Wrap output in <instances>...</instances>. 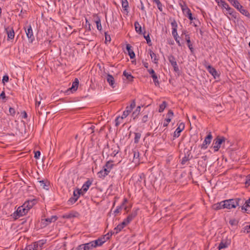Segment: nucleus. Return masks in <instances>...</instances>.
I'll return each instance as SVG.
<instances>
[{
	"mask_svg": "<svg viewBox=\"0 0 250 250\" xmlns=\"http://www.w3.org/2000/svg\"><path fill=\"white\" fill-rule=\"evenodd\" d=\"M242 201V204H243L244 201L241 198H237L234 199H230L224 201L223 205L225 206V208L231 209L235 208L239 205L240 201Z\"/></svg>",
	"mask_w": 250,
	"mask_h": 250,
	"instance_id": "obj_1",
	"label": "nucleus"
},
{
	"mask_svg": "<svg viewBox=\"0 0 250 250\" xmlns=\"http://www.w3.org/2000/svg\"><path fill=\"white\" fill-rule=\"evenodd\" d=\"M111 236L112 232L110 233H107L106 234L99 238L98 239L92 241L94 248H95L99 246H101L104 243L109 240Z\"/></svg>",
	"mask_w": 250,
	"mask_h": 250,
	"instance_id": "obj_2",
	"label": "nucleus"
},
{
	"mask_svg": "<svg viewBox=\"0 0 250 250\" xmlns=\"http://www.w3.org/2000/svg\"><path fill=\"white\" fill-rule=\"evenodd\" d=\"M225 138L223 137H217L214 139L213 143V148L214 149V152L218 151L221 147V144L223 142H225Z\"/></svg>",
	"mask_w": 250,
	"mask_h": 250,
	"instance_id": "obj_3",
	"label": "nucleus"
},
{
	"mask_svg": "<svg viewBox=\"0 0 250 250\" xmlns=\"http://www.w3.org/2000/svg\"><path fill=\"white\" fill-rule=\"evenodd\" d=\"M136 103L135 100H133L130 105L127 106L125 108V110L123 112V113L122 115V118L125 119L127 117L128 115L131 112L133 109L135 107Z\"/></svg>",
	"mask_w": 250,
	"mask_h": 250,
	"instance_id": "obj_4",
	"label": "nucleus"
},
{
	"mask_svg": "<svg viewBox=\"0 0 250 250\" xmlns=\"http://www.w3.org/2000/svg\"><path fill=\"white\" fill-rule=\"evenodd\" d=\"M24 30L28 40V42L29 43H32L35 40V37L31 25L28 26L27 28L24 27Z\"/></svg>",
	"mask_w": 250,
	"mask_h": 250,
	"instance_id": "obj_5",
	"label": "nucleus"
},
{
	"mask_svg": "<svg viewBox=\"0 0 250 250\" xmlns=\"http://www.w3.org/2000/svg\"><path fill=\"white\" fill-rule=\"evenodd\" d=\"M4 29L7 35V40H13L15 37V32L13 28L10 26H5Z\"/></svg>",
	"mask_w": 250,
	"mask_h": 250,
	"instance_id": "obj_6",
	"label": "nucleus"
},
{
	"mask_svg": "<svg viewBox=\"0 0 250 250\" xmlns=\"http://www.w3.org/2000/svg\"><path fill=\"white\" fill-rule=\"evenodd\" d=\"M212 139V136L211 135V133L209 132L207 135V136L205 138V140L203 142V143L201 145V148L206 149L208 148V146L210 144L211 140Z\"/></svg>",
	"mask_w": 250,
	"mask_h": 250,
	"instance_id": "obj_7",
	"label": "nucleus"
},
{
	"mask_svg": "<svg viewBox=\"0 0 250 250\" xmlns=\"http://www.w3.org/2000/svg\"><path fill=\"white\" fill-rule=\"evenodd\" d=\"M138 209H133L132 212L129 214L124 221L128 225L130 223L137 215Z\"/></svg>",
	"mask_w": 250,
	"mask_h": 250,
	"instance_id": "obj_8",
	"label": "nucleus"
},
{
	"mask_svg": "<svg viewBox=\"0 0 250 250\" xmlns=\"http://www.w3.org/2000/svg\"><path fill=\"white\" fill-rule=\"evenodd\" d=\"M28 209H26L23 206L19 207L15 213L16 217H20L25 215L28 212Z\"/></svg>",
	"mask_w": 250,
	"mask_h": 250,
	"instance_id": "obj_9",
	"label": "nucleus"
},
{
	"mask_svg": "<svg viewBox=\"0 0 250 250\" xmlns=\"http://www.w3.org/2000/svg\"><path fill=\"white\" fill-rule=\"evenodd\" d=\"M168 60L169 62L170 63V64H171V65L173 67L174 71L175 72H178L179 70V67L177 65V62L176 61V59L174 57V56H173L172 55H169L168 57Z\"/></svg>",
	"mask_w": 250,
	"mask_h": 250,
	"instance_id": "obj_10",
	"label": "nucleus"
},
{
	"mask_svg": "<svg viewBox=\"0 0 250 250\" xmlns=\"http://www.w3.org/2000/svg\"><path fill=\"white\" fill-rule=\"evenodd\" d=\"M184 128L185 124L183 123H181L174 132L173 136V139L178 138L180 135L181 132L184 129Z\"/></svg>",
	"mask_w": 250,
	"mask_h": 250,
	"instance_id": "obj_11",
	"label": "nucleus"
},
{
	"mask_svg": "<svg viewBox=\"0 0 250 250\" xmlns=\"http://www.w3.org/2000/svg\"><path fill=\"white\" fill-rule=\"evenodd\" d=\"M147 71L149 73V74L151 75V77L152 78L155 85L156 86L159 85V82L158 80V78L154 70L152 68H150L147 69Z\"/></svg>",
	"mask_w": 250,
	"mask_h": 250,
	"instance_id": "obj_12",
	"label": "nucleus"
},
{
	"mask_svg": "<svg viewBox=\"0 0 250 250\" xmlns=\"http://www.w3.org/2000/svg\"><path fill=\"white\" fill-rule=\"evenodd\" d=\"M173 116V112L171 110H169L167 115V118L164 121L163 126L166 127L171 120V118Z\"/></svg>",
	"mask_w": 250,
	"mask_h": 250,
	"instance_id": "obj_13",
	"label": "nucleus"
},
{
	"mask_svg": "<svg viewBox=\"0 0 250 250\" xmlns=\"http://www.w3.org/2000/svg\"><path fill=\"white\" fill-rule=\"evenodd\" d=\"M58 219V217L56 215H53L49 218H47L44 219H42V223L45 225H47L52 222H54Z\"/></svg>",
	"mask_w": 250,
	"mask_h": 250,
	"instance_id": "obj_14",
	"label": "nucleus"
},
{
	"mask_svg": "<svg viewBox=\"0 0 250 250\" xmlns=\"http://www.w3.org/2000/svg\"><path fill=\"white\" fill-rule=\"evenodd\" d=\"M183 34L185 35V40L187 42L188 46L190 50L191 53H193L194 51V48L192 46V44L191 42L190 39V36L188 34H186V31H185L184 32H183Z\"/></svg>",
	"mask_w": 250,
	"mask_h": 250,
	"instance_id": "obj_15",
	"label": "nucleus"
},
{
	"mask_svg": "<svg viewBox=\"0 0 250 250\" xmlns=\"http://www.w3.org/2000/svg\"><path fill=\"white\" fill-rule=\"evenodd\" d=\"M205 67L207 69L210 74H211L214 77L217 75V72L214 68L212 67L210 65H208L206 62L204 64Z\"/></svg>",
	"mask_w": 250,
	"mask_h": 250,
	"instance_id": "obj_16",
	"label": "nucleus"
},
{
	"mask_svg": "<svg viewBox=\"0 0 250 250\" xmlns=\"http://www.w3.org/2000/svg\"><path fill=\"white\" fill-rule=\"evenodd\" d=\"M185 8L182 7V11L184 14L187 17L190 21L193 20L192 14L190 10L188 8V6H185Z\"/></svg>",
	"mask_w": 250,
	"mask_h": 250,
	"instance_id": "obj_17",
	"label": "nucleus"
},
{
	"mask_svg": "<svg viewBox=\"0 0 250 250\" xmlns=\"http://www.w3.org/2000/svg\"><path fill=\"white\" fill-rule=\"evenodd\" d=\"M36 200L35 199L31 200H28L26 201L23 204V206L26 209H28V211L33 206L36 204Z\"/></svg>",
	"mask_w": 250,
	"mask_h": 250,
	"instance_id": "obj_18",
	"label": "nucleus"
},
{
	"mask_svg": "<svg viewBox=\"0 0 250 250\" xmlns=\"http://www.w3.org/2000/svg\"><path fill=\"white\" fill-rule=\"evenodd\" d=\"M126 225H127V224L124 220L122 223L119 224L116 227L114 228V230L115 232H111L112 234L114 233L117 234L118 232L121 231Z\"/></svg>",
	"mask_w": 250,
	"mask_h": 250,
	"instance_id": "obj_19",
	"label": "nucleus"
},
{
	"mask_svg": "<svg viewBox=\"0 0 250 250\" xmlns=\"http://www.w3.org/2000/svg\"><path fill=\"white\" fill-rule=\"evenodd\" d=\"M133 162L136 164H139L140 162V153L137 149L133 150Z\"/></svg>",
	"mask_w": 250,
	"mask_h": 250,
	"instance_id": "obj_20",
	"label": "nucleus"
},
{
	"mask_svg": "<svg viewBox=\"0 0 250 250\" xmlns=\"http://www.w3.org/2000/svg\"><path fill=\"white\" fill-rule=\"evenodd\" d=\"M92 181L88 180L83 184L82 189H80L82 190L83 194L85 193L88 190L89 187L92 185Z\"/></svg>",
	"mask_w": 250,
	"mask_h": 250,
	"instance_id": "obj_21",
	"label": "nucleus"
},
{
	"mask_svg": "<svg viewBox=\"0 0 250 250\" xmlns=\"http://www.w3.org/2000/svg\"><path fill=\"white\" fill-rule=\"evenodd\" d=\"M148 53L149 54L151 59L152 60V62L155 64H158L159 59L157 57L156 54L152 51V50H148Z\"/></svg>",
	"mask_w": 250,
	"mask_h": 250,
	"instance_id": "obj_22",
	"label": "nucleus"
},
{
	"mask_svg": "<svg viewBox=\"0 0 250 250\" xmlns=\"http://www.w3.org/2000/svg\"><path fill=\"white\" fill-rule=\"evenodd\" d=\"M109 172H108V170L103 168L97 173V176L98 178L103 179L109 174Z\"/></svg>",
	"mask_w": 250,
	"mask_h": 250,
	"instance_id": "obj_23",
	"label": "nucleus"
},
{
	"mask_svg": "<svg viewBox=\"0 0 250 250\" xmlns=\"http://www.w3.org/2000/svg\"><path fill=\"white\" fill-rule=\"evenodd\" d=\"M40 186L43 189L48 190L49 189V183L47 180H41L38 182Z\"/></svg>",
	"mask_w": 250,
	"mask_h": 250,
	"instance_id": "obj_24",
	"label": "nucleus"
},
{
	"mask_svg": "<svg viewBox=\"0 0 250 250\" xmlns=\"http://www.w3.org/2000/svg\"><path fill=\"white\" fill-rule=\"evenodd\" d=\"M106 80L109 84L113 88L115 87L114 77L110 74H107Z\"/></svg>",
	"mask_w": 250,
	"mask_h": 250,
	"instance_id": "obj_25",
	"label": "nucleus"
},
{
	"mask_svg": "<svg viewBox=\"0 0 250 250\" xmlns=\"http://www.w3.org/2000/svg\"><path fill=\"white\" fill-rule=\"evenodd\" d=\"M238 10L242 15L245 16L248 18H250V14L248 10L244 9L241 5L239 7V8L237 9Z\"/></svg>",
	"mask_w": 250,
	"mask_h": 250,
	"instance_id": "obj_26",
	"label": "nucleus"
},
{
	"mask_svg": "<svg viewBox=\"0 0 250 250\" xmlns=\"http://www.w3.org/2000/svg\"><path fill=\"white\" fill-rule=\"evenodd\" d=\"M141 109V106H138L132 113L131 116L133 120H135L136 118H138L139 115L140 113Z\"/></svg>",
	"mask_w": 250,
	"mask_h": 250,
	"instance_id": "obj_27",
	"label": "nucleus"
},
{
	"mask_svg": "<svg viewBox=\"0 0 250 250\" xmlns=\"http://www.w3.org/2000/svg\"><path fill=\"white\" fill-rule=\"evenodd\" d=\"M126 49L128 52V55L131 59H133L135 57V53L132 49H131V46L129 44H127L126 45Z\"/></svg>",
	"mask_w": 250,
	"mask_h": 250,
	"instance_id": "obj_28",
	"label": "nucleus"
},
{
	"mask_svg": "<svg viewBox=\"0 0 250 250\" xmlns=\"http://www.w3.org/2000/svg\"><path fill=\"white\" fill-rule=\"evenodd\" d=\"M172 35L173 36L174 39L176 42L178 44L179 46H181L180 41L178 40V36L177 33V29H173L172 30Z\"/></svg>",
	"mask_w": 250,
	"mask_h": 250,
	"instance_id": "obj_29",
	"label": "nucleus"
},
{
	"mask_svg": "<svg viewBox=\"0 0 250 250\" xmlns=\"http://www.w3.org/2000/svg\"><path fill=\"white\" fill-rule=\"evenodd\" d=\"M112 162L113 161H107L105 165L103 167V168L106 169L108 171V172H110L114 166Z\"/></svg>",
	"mask_w": 250,
	"mask_h": 250,
	"instance_id": "obj_30",
	"label": "nucleus"
},
{
	"mask_svg": "<svg viewBox=\"0 0 250 250\" xmlns=\"http://www.w3.org/2000/svg\"><path fill=\"white\" fill-rule=\"evenodd\" d=\"M248 207L250 208V198L245 201L244 205L241 207V209L244 212H247V208Z\"/></svg>",
	"mask_w": 250,
	"mask_h": 250,
	"instance_id": "obj_31",
	"label": "nucleus"
},
{
	"mask_svg": "<svg viewBox=\"0 0 250 250\" xmlns=\"http://www.w3.org/2000/svg\"><path fill=\"white\" fill-rule=\"evenodd\" d=\"M79 83V81L78 79L75 78L74 81L72 83L71 87L70 88V90L74 91H76L78 89Z\"/></svg>",
	"mask_w": 250,
	"mask_h": 250,
	"instance_id": "obj_32",
	"label": "nucleus"
},
{
	"mask_svg": "<svg viewBox=\"0 0 250 250\" xmlns=\"http://www.w3.org/2000/svg\"><path fill=\"white\" fill-rule=\"evenodd\" d=\"M135 29L138 33L139 34H142L143 32L142 31V27L138 21H135L134 23Z\"/></svg>",
	"mask_w": 250,
	"mask_h": 250,
	"instance_id": "obj_33",
	"label": "nucleus"
},
{
	"mask_svg": "<svg viewBox=\"0 0 250 250\" xmlns=\"http://www.w3.org/2000/svg\"><path fill=\"white\" fill-rule=\"evenodd\" d=\"M223 204H224V201H223L220 203L215 204L213 205L214 209H215L216 210H218V209H220L222 208H225V206L223 205Z\"/></svg>",
	"mask_w": 250,
	"mask_h": 250,
	"instance_id": "obj_34",
	"label": "nucleus"
},
{
	"mask_svg": "<svg viewBox=\"0 0 250 250\" xmlns=\"http://www.w3.org/2000/svg\"><path fill=\"white\" fill-rule=\"evenodd\" d=\"M95 22L96 23L97 29L99 31H101L102 30V27L101 23L100 18L98 16H96Z\"/></svg>",
	"mask_w": 250,
	"mask_h": 250,
	"instance_id": "obj_35",
	"label": "nucleus"
},
{
	"mask_svg": "<svg viewBox=\"0 0 250 250\" xmlns=\"http://www.w3.org/2000/svg\"><path fill=\"white\" fill-rule=\"evenodd\" d=\"M123 75L126 77L128 81L132 82L133 81L134 77L130 73L127 72L126 71L123 72Z\"/></svg>",
	"mask_w": 250,
	"mask_h": 250,
	"instance_id": "obj_36",
	"label": "nucleus"
},
{
	"mask_svg": "<svg viewBox=\"0 0 250 250\" xmlns=\"http://www.w3.org/2000/svg\"><path fill=\"white\" fill-rule=\"evenodd\" d=\"M122 6L124 10L128 12V2L127 0H122Z\"/></svg>",
	"mask_w": 250,
	"mask_h": 250,
	"instance_id": "obj_37",
	"label": "nucleus"
},
{
	"mask_svg": "<svg viewBox=\"0 0 250 250\" xmlns=\"http://www.w3.org/2000/svg\"><path fill=\"white\" fill-rule=\"evenodd\" d=\"M84 250H90L94 248L93 244L92 243V241H90L89 243L84 244Z\"/></svg>",
	"mask_w": 250,
	"mask_h": 250,
	"instance_id": "obj_38",
	"label": "nucleus"
},
{
	"mask_svg": "<svg viewBox=\"0 0 250 250\" xmlns=\"http://www.w3.org/2000/svg\"><path fill=\"white\" fill-rule=\"evenodd\" d=\"M119 147L116 146H114V147H112L111 149L112 152L110 153V155L112 157H115L119 152Z\"/></svg>",
	"mask_w": 250,
	"mask_h": 250,
	"instance_id": "obj_39",
	"label": "nucleus"
},
{
	"mask_svg": "<svg viewBox=\"0 0 250 250\" xmlns=\"http://www.w3.org/2000/svg\"><path fill=\"white\" fill-rule=\"evenodd\" d=\"M81 194L83 195V194L82 190H80V189H77L74 190L73 191V197H77V199H78Z\"/></svg>",
	"mask_w": 250,
	"mask_h": 250,
	"instance_id": "obj_40",
	"label": "nucleus"
},
{
	"mask_svg": "<svg viewBox=\"0 0 250 250\" xmlns=\"http://www.w3.org/2000/svg\"><path fill=\"white\" fill-rule=\"evenodd\" d=\"M154 2L157 4V8L161 11L163 10V5L160 0H152Z\"/></svg>",
	"mask_w": 250,
	"mask_h": 250,
	"instance_id": "obj_41",
	"label": "nucleus"
},
{
	"mask_svg": "<svg viewBox=\"0 0 250 250\" xmlns=\"http://www.w3.org/2000/svg\"><path fill=\"white\" fill-rule=\"evenodd\" d=\"M134 143L138 144L141 137V133L139 132L134 133Z\"/></svg>",
	"mask_w": 250,
	"mask_h": 250,
	"instance_id": "obj_42",
	"label": "nucleus"
},
{
	"mask_svg": "<svg viewBox=\"0 0 250 250\" xmlns=\"http://www.w3.org/2000/svg\"><path fill=\"white\" fill-rule=\"evenodd\" d=\"M228 246V244L227 242H224L222 241L219 244L218 249L219 250H220L222 249L227 248Z\"/></svg>",
	"mask_w": 250,
	"mask_h": 250,
	"instance_id": "obj_43",
	"label": "nucleus"
},
{
	"mask_svg": "<svg viewBox=\"0 0 250 250\" xmlns=\"http://www.w3.org/2000/svg\"><path fill=\"white\" fill-rule=\"evenodd\" d=\"M167 103L165 101L163 102V103L160 105L159 112H162L164 110L165 108L166 107Z\"/></svg>",
	"mask_w": 250,
	"mask_h": 250,
	"instance_id": "obj_44",
	"label": "nucleus"
},
{
	"mask_svg": "<svg viewBox=\"0 0 250 250\" xmlns=\"http://www.w3.org/2000/svg\"><path fill=\"white\" fill-rule=\"evenodd\" d=\"M39 249L38 246L36 245V242L34 243L32 245L28 246L27 250H37Z\"/></svg>",
	"mask_w": 250,
	"mask_h": 250,
	"instance_id": "obj_45",
	"label": "nucleus"
},
{
	"mask_svg": "<svg viewBox=\"0 0 250 250\" xmlns=\"http://www.w3.org/2000/svg\"><path fill=\"white\" fill-rule=\"evenodd\" d=\"M229 8H227V10L228 11L229 14L230 15H231L232 17H233L234 18H236V16L235 15V13L234 14V10L232 9L229 6Z\"/></svg>",
	"mask_w": 250,
	"mask_h": 250,
	"instance_id": "obj_46",
	"label": "nucleus"
},
{
	"mask_svg": "<svg viewBox=\"0 0 250 250\" xmlns=\"http://www.w3.org/2000/svg\"><path fill=\"white\" fill-rule=\"evenodd\" d=\"M45 243V241L43 240H41L37 242H36V245L38 246V247L42 248L43 245Z\"/></svg>",
	"mask_w": 250,
	"mask_h": 250,
	"instance_id": "obj_47",
	"label": "nucleus"
},
{
	"mask_svg": "<svg viewBox=\"0 0 250 250\" xmlns=\"http://www.w3.org/2000/svg\"><path fill=\"white\" fill-rule=\"evenodd\" d=\"M231 4L234 6L236 9L239 8V7L241 5L240 3L237 0H235Z\"/></svg>",
	"mask_w": 250,
	"mask_h": 250,
	"instance_id": "obj_48",
	"label": "nucleus"
},
{
	"mask_svg": "<svg viewBox=\"0 0 250 250\" xmlns=\"http://www.w3.org/2000/svg\"><path fill=\"white\" fill-rule=\"evenodd\" d=\"M144 38L146 40V42L148 44V45L149 46H151L152 45V43H151V40H150L149 35L148 34L147 36H145L144 35Z\"/></svg>",
	"mask_w": 250,
	"mask_h": 250,
	"instance_id": "obj_49",
	"label": "nucleus"
},
{
	"mask_svg": "<svg viewBox=\"0 0 250 250\" xmlns=\"http://www.w3.org/2000/svg\"><path fill=\"white\" fill-rule=\"evenodd\" d=\"M171 25L172 26V30L177 29L178 25L175 20H173V21L171 22Z\"/></svg>",
	"mask_w": 250,
	"mask_h": 250,
	"instance_id": "obj_50",
	"label": "nucleus"
},
{
	"mask_svg": "<svg viewBox=\"0 0 250 250\" xmlns=\"http://www.w3.org/2000/svg\"><path fill=\"white\" fill-rule=\"evenodd\" d=\"M78 200V199H77V197H72L68 201V202L69 204H74Z\"/></svg>",
	"mask_w": 250,
	"mask_h": 250,
	"instance_id": "obj_51",
	"label": "nucleus"
},
{
	"mask_svg": "<svg viewBox=\"0 0 250 250\" xmlns=\"http://www.w3.org/2000/svg\"><path fill=\"white\" fill-rule=\"evenodd\" d=\"M124 119H122V116L121 117H118L116 120H115V122H116V126H118L122 122V120H123Z\"/></svg>",
	"mask_w": 250,
	"mask_h": 250,
	"instance_id": "obj_52",
	"label": "nucleus"
},
{
	"mask_svg": "<svg viewBox=\"0 0 250 250\" xmlns=\"http://www.w3.org/2000/svg\"><path fill=\"white\" fill-rule=\"evenodd\" d=\"M122 206H118L117 207L116 209L114 211L115 215H117V214L121 212V211L122 209Z\"/></svg>",
	"mask_w": 250,
	"mask_h": 250,
	"instance_id": "obj_53",
	"label": "nucleus"
},
{
	"mask_svg": "<svg viewBox=\"0 0 250 250\" xmlns=\"http://www.w3.org/2000/svg\"><path fill=\"white\" fill-rule=\"evenodd\" d=\"M41 98L40 97V100L39 101L37 98H36V108L39 110V107L41 104Z\"/></svg>",
	"mask_w": 250,
	"mask_h": 250,
	"instance_id": "obj_54",
	"label": "nucleus"
},
{
	"mask_svg": "<svg viewBox=\"0 0 250 250\" xmlns=\"http://www.w3.org/2000/svg\"><path fill=\"white\" fill-rule=\"evenodd\" d=\"M75 215H74L72 213H68V214H65L63 215V218H71L75 217Z\"/></svg>",
	"mask_w": 250,
	"mask_h": 250,
	"instance_id": "obj_55",
	"label": "nucleus"
},
{
	"mask_svg": "<svg viewBox=\"0 0 250 250\" xmlns=\"http://www.w3.org/2000/svg\"><path fill=\"white\" fill-rule=\"evenodd\" d=\"M105 43H106L107 42H110L111 41V38L110 35L107 34L106 32H105Z\"/></svg>",
	"mask_w": 250,
	"mask_h": 250,
	"instance_id": "obj_56",
	"label": "nucleus"
},
{
	"mask_svg": "<svg viewBox=\"0 0 250 250\" xmlns=\"http://www.w3.org/2000/svg\"><path fill=\"white\" fill-rule=\"evenodd\" d=\"M148 119V114H146L143 116L142 118V122L143 123H145L147 122Z\"/></svg>",
	"mask_w": 250,
	"mask_h": 250,
	"instance_id": "obj_57",
	"label": "nucleus"
},
{
	"mask_svg": "<svg viewBox=\"0 0 250 250\" xmlns=\"http://www.w3.org/2000/svg\"><path fill=\"white\" fill-rule=\"evenodd\" d=\"M9 112L11 115L14 116L15 115L16 111L14 108L10 107L9 109Z\"/></svg>",
	"mask_w": 250,
	"mask_h": 250,
	"instance_id": "obj_58",
	"label": "nucleus"
},
{
	"mask_svg": "<svg viewBox=\"0 0 250 250\" xmlns=\"http://www.w3.org/2000/svg\"><path fill=\"white\" fill-rule=\"evenodd\" d=\"M188 160H189V159L188 158V157L185 156L182 160L181 164L182 165H184L186 164L187 162H188Z\"/></svg>",
	"mask_w": 250,
	"mask_h": 250,
	"instance_id": "obj_59",
	"label": "nucleus"
},
{
	"mask_svg": "<svg viewBox=\"0 0 250 250\" xmlns=\"http://www.w3.org/2000/svg\"><path fill=\"white\" fill-rule=\"evenodd\" d=\"M245 185L247 186H249L250 185V175L247 177Z\"/></svg>",
	"mask_w": 250,
	"mask_h": 250,
	"instance_id": "obj_60",
	"label": "nucleus"
},
{
	"mask_svg": "<svg viewBox=\"0 0 250 250\" xmlns=\"http://www.w3.org/2000/svg\"><path fill=\"white\" fill-rule=\"evenodd\" d=\"M94 128H95V126L93 125H91L90 126V127H89L88 128V132L90 133H93L94 131Z\"/></svg>",
	"mask_w": 250,
	"mask_h": 250,
	"instance_id": "obj_61",
	"label": "nucleus"
},
{
	"mask_svg": "<svg viewBox=\"0 0 250 250\" xmlns=\"http://www.w3.org/2000/svg\"><path fill=\"white\" fill-rule=\"evenodd\" d=\"M9 81V77L7 75H4L2 78V83H4L5 82H8Z\"/></svg>",
	"mask_w": 250,
	"mask_h": 250,
	"instance_id": "obj_62",
	"label": "nucleus"
},
{
	"mask_svg": "<svg viewBox=\"0 0 250 250\" xmlns=\"http://www.w3.org/2000/svg\"><path fill=\"white\" fill-rule=\"evenodd\" d=\"M41 155V152L40 151H37L35 152V156L34 157L36 159H39Z\"/></svg>",
	"mask_w": 250,
	"mask_h": 250,
	"instance_id": "obj_63",
	"label": "nucleus"
},
{
	"mask_svg": "<svg viewBox=\"0 0 250 250\" xmlns=\"http://www.w3.org/2000/svg\"><path fill=\"white\" fill-rule=\"evenodd\" d=\"M84 245L83 244H82V245H80L79 246H78L77 247V248H76V250H84Z\"/></svg>",
	"mask_w": 250,
	"mask_h": 250,
	"instance_id": "obj_64",
	"label": "nucleus"
}]
</instances>
